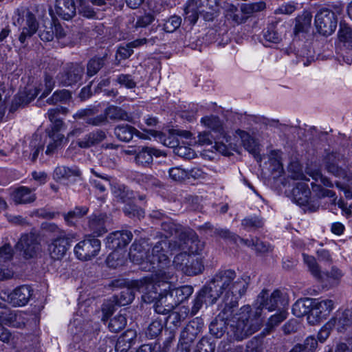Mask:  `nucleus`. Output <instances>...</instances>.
<instances>
[{"label": "nucleus", "instance_id": "51", "mask_svg": "<svg viewBox=\"0 0 352 352\" xmlns=\"http://www.w3.org/2000/svg\"><path fill=\"white\" fill-rule=\"evenodd\" d=\"M13 256V249L12 246L6 243L0 248V270L6 266Z\"/></svg>", "mask_w": 352, "mask_h": 352}, {"label": "nucleus", "instance_id": "36", "mask_svg": "<svg viewBox=\"0 0 352 352\" xmlns=\"http://www.w3.org/2000/svg\"><path fill=\"white\" fill-rule=\"evenodd\" d=\"M195 322H191L186 325L182 331L179 339V347L190 349V344L195 339L198 333L197 329H195Z\"/></svg>", "mask_w": 352, "mask_h": 352}, {"label": "nucleus", "instance_id": "15", "mask_svg": "<svg viewBox=\"0 0 352 352\" xmlns=\"http://www.w3.org/2000/svg\"><path fill=\"white\" fill-rule=\"evenodd\" d=\"M72 234L61 232L60 235L55 237L48 246L50 257L54 260L61 259L66 254L72 242Z\"/></svg>", "mask_w": 352, "mask_h": 352}, {"label": "nucleus", "instance_id": "48", "mask_svg": "<svg viewBox=\"0 0 352 352\" xmlns=\"http://www.w3.org/2000/svg\"><path fill=\"white\" fill-rule=\"evenodd\" d=\"M276 24H270L263 32V37L266 42L278 43L281 41V36L278 33Z\"/></svg>", "mask_w": 352, "mask_h": 352}, {"label": "nucleus", "instance_id": "7", "mask_svg": "<svg viewBox=\"0 0 352 352\" xmlns=\"http://www.w3.org/2000/svg\"><path fill=\"white\" fill-rule=\"evenodd\" d=\"M14 24L21 26V32L19 40L23 44L27 39L30 38L38 29V22L35 14L28 9L16 10Z\"/></svg>", "mask_w": 352, "mask_h": 352}, {"label": "nucleus", "instance_id": "12", "mask_svg": "<svg viewBox=\"0 0 352 352\" xmlns=\"http://www.w3.org/2000/svg\"><path fill=\"white\" fill-rule=\"evenodd\" d=\"M334 302L330 299L312 300L311 313L307 316L308 322L316 324L326 319L333 309Z\"/></svg>", "mask_w": 352, "mask_h": 352}, {"label": "nucleus", "instance_id": "53", "mask_svg": "<svg viewBox=\"0 0 352 352\" xmlns=\"http://www.w3.org/2000/svg\"><path fill=\"white\" fill-rule=\"evenodd\" d=\"M79 3L80 13L87 18H95L96 12L94 9L89 5L90 1L88 0H78Z\"/></svg>", "mask_w": 352, "mask_h": 352}, {"label": "nucleus", "instance_id": "62", "mask_svg": "<svg viewBox=\"0 0 352 352\" xmlns=\"http://www.w3.org/2000/svg\"><path fill=\"white\" fill-rule=\"evenodd\" d=\"M338 37L341 42L352 43V29L346 25H340Z\"/></svg>", "mask_w": 352, "mask_h": 352}, {"label": "nucleus", "instance_id": "11", "mask_svg": "<svg viewBox=\"0 0 352 352\" xmlns=\"http://www.w3.org/2000/svg\"><path fill=\"white\" fill-rule=\"evenodd\" d=\"M315 25L320 34L331 35L337 27L335 13L328 8L320 10L315 16Z\"/></svg>", "mask_w": 352, "mask_h": 352}, {"label": "nucleus", "instance_id": "16", "mask_svg": "<svg viewBox=\"0 0 352 352\" xmlns=\"http://www.w3.org/2000/svg\"><path fill=\"white\" fill-rule=\"evenodd\" d=\"M344 161L343 156L340 154L336 153H329L325 157L326 169L329 173L336 177L344 179L352 184L351 174H349L346 170L340 166V164L344 162Z\"/></svg>", "mask_w": 352, "mask_h": 352}, {"label": "nucleus", "instance_id": "63", "mask_svg": "<svg viewBox=\"0 0 352 352\" xmlns=\"http://www.w3.org/2000/svg\"><path fill=\"white\" fill-rule=\"evenodd\" d=\"M298 3L290 1L281 5L275 10L274 13L276 14H291L297 9Z\"/></svg>", "mask_w": 352, "mask_h": 352}, {"label": "nucleus", "instance_id": "56", "mask_svg": "<svg viewBox=\"0 0 352 352\" xmlns=\"http://www.w3.org/2000/svg\"><path fill=\"white\" fill-rule=\"evenodd\" d=\"M182 23L180 16L174 15L170 16L164 24V30L166 32H173L179 28Z\"/></svg>", "mask_w": 352, "mask_h": 352}, {"label": "nucleus", "instance_id": "45", "mask_svg": "<svg viewBox=\"0 0 352 352\" xmlns=\"http://www.w3.org/2000/svg\"><path fill=\"white\" fill-rule=\"evenodd\" d=\"M311 14L309 12H304L302 15L296 19L295 30L296 32L307 31L311 25Z\"/></svg>", "mask_w": 352, "mask_h": 352}, {"label": "nucleus", "instance_id": "35", "mask_svg": "<svg viewBox=\"0 0 352 352\" xmlns=\"http://www.w3.org/2000/svg\"><path fill=\"white\" fill-rule=\"evenodd\" d=\"M45 142H43L40 135L35 134L30 140L29 148L30 151L25 150L23 153L25 155H29L32 162H35L38 157L41 151H43Z\"/></svg>", "mask_w": 352, "mask_h": 352}, {"label": "nucleus", "instance_id": "42", "mask_svg": "<svg viewBox=\"0 0 352 352\" xmlns=\"http://www.w3.org/2000/svg\"><path fill=\"white\" fill-rule=\"evenodd\" d=\"M170 292L173 295L175 304L177 306L191 296L193 293V287L190 285H184L173 289H170Z\"/></svg>", "mask_w": 352, "mask_h": 352}, {"label": "nucleus", "instance_id": "34", "mask_svg": "<svg viewBox=\"0 0 352 352\" xmlns=\"http://www.w3.org/2000/svg\"><path fill=\"white\" fill-rule=\"evenodd\" d=\"M12 199L16 204H25L33 202L36 199L32 190L25 186L16 189L12 195Z\"/></svg>", "mask_w": 352, "mask_h": 352}, {"label": "nucleus", "instance_id": "23", "mask_svg": "<svg viewBox=\"0 0 352 352\" xmlns=\"http://www.w3.org/2000/svg\"><path fill=\"white\" fill-rule=\"evenodd\" d=\"M55 12L64 20L71 19L76 12V6L74 0H56Z\"/></svg>", "mask_w": 352, "mask_h": 352}, {"label": "nucleus", "instance_id": "17", "mask_svg": "<svg viewBox=\"0 0 352 352\" xmlns=\"http://www.w3.org/2000/svg\"><path fill=\"white\" fill-rule=\"evenodd\" d=\"M32 289L28 285H21L10 293L3 292L1 298L14 307L25 305L32 296Z\"/></svg>", "mask_w": 352, "mask_h": 352}, {"label": "nucleus", "instance_id": "19", "mask_svg": "<svg viewBox=\"0 0 352 352\" xmlns=\"http://www.w3.org/2000/svg\"><path fill=\"white\" fill-rule=\"evenodd\" d=\"M133 234L128 230L115 231L106 239L107 246L111 250H117L126 246L132 240Z\"/></svg>", "mask_w": 352, "mask_h": 352}, {"label": "nucleus", "instance_id": "32", "mask_svg": "<svg viewBox=\"0 0 352 352\" xmlns=\"http://www.w3.org/2000/svg\"><path fill=\"white\" fill-rule=\"evenodd\" d=\"M80 175V171L76 166H58L53 173V178L57 182H61L68 179L72 177H78Z\"/></svg>", "mask_w": 352, "mask_h": 352}, {"label": "nucleus", "instance_id": "43", "mask_svg": "<svg viewBox=\"0 0 352 352\" xmlns=\"http://www.w3.org/2000/svg\"><path fill=\"white\" fill-rule=\"evenodd\" d=\"M107 118L111 120H126L131 122L132 117L124 110L118 107L111 106L105 111Z\"/></svg>", "mask_w": 352, "mask_h": 352}, {"label": "nucleus", "instance_id": "2", "mask_svg": "<svg viewBox=\"0 0 352 352\" xmlns=\"http://www.w3.org/2000/svg\"><path fill=\"white\" fill-rule=\"evenodd\" d=\"M167 247V241L162 240L153 246L151 253L147 254L141 245L133 244L129 252L130 259L140 265L142 270L151 272V280L162 278L166 281L171 275L170 261L166 251Z\"/></svg>", "mask_w": 352, "mask_h": 352}, {"label": "nucleus", "instance_id": "61", "mask_svg": "<svg viewBox=\"0 0 352 352\" xmlns=\"http://www.w3.org/2000/svg\"><path fill=\"white\" fill-rule=\"evenodd\" d=\"M163 329V324L160 320H154L153 321L146 330V335L150 337V338H153L157 337L162 331Z\"/></svg>", "mask_w": 352, "mask_h": 352}, {"label": "nucleus", "instance_id": "46", "mask_svg": "<svg viewBox=\"0 0 352 352\" xmlns=\"http://www.w3.org/2000/svg\"><path fill=\"white\" fill-rule=\"evenodd\" d=\"M265 8V3L263 1H260L250 3H243L241 4L240 9L243 14L250 16L256 12L264 10Z\"/></svg>", "mask_w": 352, "mask_h": 352}, {"label": "nucleus", "instance_id": "26", "mask_svg": "<svg viewBox=\"0 0 352 352\" xmlns=\"http://www.w3.org/2000/svg\"><path fill=\"white\" fill-rule=\"evenodd\" d=\"M311 196V190L308 184L304 182H298L292 192V200L299 206H305L308 204Z\"/></svg>", "mask_w": 352, "mask_h": 352}, {"label": "nucleus", "instance_id": "18", "mask_svg": "<svg viewBox=\"0 0 352 352\" xmlns=\"http://www.w3.org/2000/svg\"><path fill=\"white\" fill-rule=\"evenodd\" d=\"M84 74V67L79 64L69 63L60 74L59 80L65 86H69L80 81Z\"/></svg>", "mask_w": 352, "mask_h": 352}, {"label": "nucleus", "instance_id": "28", "mask_svg": "<svg viewBox=\"0 0 352 352\" xmlns=\"http://www.w3.org/2000/svg\"><path fill=\"white\" fill-rule=\"evenodd\" d=\"M106 138L105 133L102 130H96L85 135L83 138L78 139L76 144L81 148H88L99 144Z\"/></svg>", "mask_w": 352, "mask_h": 352}, {"label": "nucleus", "instance_id": "41", "mask_svg": "<svg viewBox=\"0 0 352 352\" xmlns=\"http://www.w3.org/2000/svg\"><path fill=\"white\" fill-rule=\"evenodd\" d=\"M89 208L87 206H76L74 210L63 214L64 219L67 225L74 226L78 219L87 214Z\"/></svg>", "mask_w": 352, "mask_h": 352}, {"label": "nucleus", "instance_id": "30", "mask_svg": "<svg viewBox=\"0 0 352 352\" xmlns=\"http://www.w3.org/2000/svg\"><path fill=\"white\" fill-rule=\"evenodd\" d=\"M202 6L201 0H188L184 8L185 19L191 24H195L199 19V14L202 12Z\"/></svg>", "mask_w": 352, "mask_h": 352}, {"label": "nucleus", "instance_id": "55", "mask_svg": "<svg viewBox=\"0 0 352 352\" xmlns=\"http://www.w3.org/2000/svg\"><path fill=\"white\" fill-rule=\"evenodd\" d=\"M124 214L129 217H141L144 216V211L140 208L133 204L131 201L126 204L123 208Z\"/></svg>", "mask_w": 352, "mask_h": 352}, {"label": "nucleus", "instance_id": "49", "mask_svg": "<svg viewBox=\"0 0 352 352\" xmlns=\"http://www.w3.org/2000/svg\"><path fill=\"white\" fill-rule=\"evenodd\" d=\"M241 225L244 229L251 231L260 228L264 225L263 220L258 217H250L242 220Z\"/></svg>", "mask_w": 352, "mask_h": 352}, {"label": "nucleus", "instance_id": "8", "mask_svg": "<svg viewBox=\"0 0 352 352\" xmlns=\"http://www.w3.org/2000/svg\"><path fill=\"white\" fill-rule=\"evenodd\" d=\"M205 243L201 241L197 233L189 228L181 232L180 241H177L173 247V250H182L190 256H201L204 250Z\"/></svg>", "mask_w": 352, "mask_h": 352}, {"label": "nucleus", "instance_id": "59", "mask_svg": "<svg viewBox=\"0 0 352 352\" xmlns=\"http://www.w3.org/2000/svg\"><path fill=\"white\" fill-rule=\"evenodd\" d=\"M50 25H43L39 31L38 35L40 38L43 41H51L54 36V31L52 22H49Z\"/></svg>", "mask_w": 352, "mask_h": 352}, {"label": "nucleus", "instance_id": "27", "mask_svg": "<svg viewBox=\"0 0 352 352\" xmlns=\"http://www.w3.org/2000/svg\"><path fill=\"white\" fill-rule=\"evenodd\" d=\"M0 322L15 328H21L25 325L21 314L8 309L0 310Z\"/></svg>", "mask_w": 352, "mask_h": 352}, {"label": "nucleus", "instance_id": "21", "mask_svg": "<svg viewBox=\"0 0 352 352\" xmlns=\"http://www.w3.org/2000/svg\"><path fill=\"white\" fill-rule=\"evenodd\" d=\"M162 230L164 232V234L166 238L168 236H171L173 235L175 236V239L173 241V243H168V245L173 250L174 245L177 242L180 241V235L181 232L189 229V228L182 227L179 224H177L173 221L172 219L168 218H165L161 223Z\"/></svg>", "mask_w": 352, "mask_h": 352}, {"label": "nucleus", "instance_id": "33", "mask_svg": "<svg viewBox=\"0 0 352 352\" xmlns=\"http://www.w3.org/2000/svg\"><path fill=\"white\" fill-rule=\"evenodd\" d=\"M112 194L117 201L127 204L135 198L133 191L123 184H115L111 188Z\"/></svg>", "mask_w": 352, "mask_h": 352}, {"label": "nucleus", "instance_id": "60", "mask_svg": "<svg viewBox=\"0 0 352 352\" xmlns=\"http://www.w3.org/2000/svg\"><path fill=\"white\" fill-rule=\"evenodd\" d=\"M214 346L206 338H202L197 344L194 352H213Z\"/></svg>", "mask_w": 352, "mask_h": 352}, {"label": "nucleus", "instance_id": "29", "mask_svg": "<svg viewBox=\"0 0 352 352\" xmlns=\"http://www.w3.org/2000/svg\"><path fill=\"white\" fill-rule=\"evenodd\" d=\"M137 333L133 329H127L122 334L116 342L115 350L116 352H127L134 344Z\"/></svg>", "mask_w": 352, "mask_h": 352}, {"label": "nucleus", "instance_id": "5", "mask_svg": "<svg viewBox=\"0 0 352 352\" xmlns=\"http://www.w3.org/2000/svg\"><path fill=\"white\" fill-rule=\"evenodd\" d=\"M173 276V272L171 269V275L166 281H164L162 278H144L133 282V286L142 292V298L144 302L151 303L156 301L167 307V309H173L177 305L170 292V280Z\"/></svg>", "mask_w": 352, "mask_h": 352}, {"label": "nucleus", "instance_id": "40", "mask_svg": "<svg viewBox=\"0 0 352 352\" xmlns=\"http://www.w3.org/2000/svg\"><path fill=\"white\" fill-rule=\"evenodd\" d=\"M239 135L241 138L244 148L250 153H252L256 160H261L258 155V146L255 140L250 136L248 133L245 131H240Z\"/></svg>", "mask_w": 352, "mask_h": 352}, {"label": "nucleus", "instance_id": "3", "mask_svg": "<svg viewBox=\"0 0 352 352\" xmlns=\"http://www.w3.org/2000/svg\"><path fill=\"white\" fill-rule=\"evenodd\" d=\"M250 281L251 278L248 275L238 276L236 274L230 285L228 287V289L222 296L221 302L219 305V313L217 316L221 320L232 322L230 324V329L234 339L236 340H243V339H239L235 336L234 327L237 323L239 309L235 314H234V311L238 307L239 299L246 294Z\"/></svg>", "mask_w": 352, "mask_h": 352}, {"label": "nucleus", "instance_id": "22", "mask_svg": "<svg viewBox=\"0 0 352 352\" xmlns=\"http://www.w3.org/2000/svg\"><path fill=\"white\" fill-rule=\"evenodd\" d=\"M201 122L206 127L211 129L214 135L218 138V140L223 138L227 142H230V137H228L223 129V123L220 119L214 116L202 118Z\"/></svg>", "mask_w": 352, "mask_h": 352}, {"label": "nucleus", "instance_id": "10", "mask_svg": "<svg viewBox=\"0 0 352 352\" xmlns=\"http://www.w3.org/2000/svg\"><path fill=\"white\" fill-rule=\"evenodd\" d=\"M15 247L25 259L37 256L41 251L38 236L32 232L22 234Z\"/></svg>", "mask_w": 352, "mask_h": 352}, {"label": "nucleus", "instance_id": "57", "mask_svg": "<svg viewBox=\"0 0 352 352\" xmlns=\"http://www.w3.org/2000/svg\"><path fill=\"white\" fill-rule=\"evenodd\" d=\"M263 350V339L254 337L248 342L245 352H262Z\"/></svg>", "mask_w": 352, "mask_h": 352}, {"label": "nucleus", "instance_id": "58", "mask_svg": "<svg viewBox=\"0 0 352 352\" xmlns=\"http://www.w3.org/2000/svg\"><path fill=\"white\" fill-rule=\"evenodd\" d=\"M288 313L285 310H281L278 314H276L272 316L267 322V327L269 329H273L278 326L287 317Z\"/></svg>", "mask_w": 352, "mask_h": 352}, {"label": "nucleus", "instance_id": "6", "mask_svg": "<svg viewBox=\"0 0 352 352\" xmlns=\"http://www.w3.org/2000/svg\"><path fill=\"white\" fill-rule=\"evenodd\" d=\"M68 112V109L63 107H56L47 111V116L52 122V125L50 128L46 130L50 138V142L45 152L47 155H53L64 143L65 135L60 133V131L65 129V123L60 118V114L65 116Z\"/></svg>", "mask_w": 352, "mask_h": 352}, {"label": "nucleus", "instance_id": "54", "mask_svg": "<svg viewBox=\"0 0 352 352\" xmlns=\"http://www.w3.org/2000/svg\"><path fill=\"white\" fill-rule=\"evenodd\" d=\"M332 352H352V336L339 340Z\"/></svg>", "mask_w": 352, "mask_h": 352}, {"label": "nucleus", "instance_id": "50", "mask_svg": "<svg viewBox=\"0 0 352 352\" xmlns=\"http://www.w3.org/2000/svg\"><path fill=\"white\" fill-rule=\"evenodd\" d=\"M104 64L103 58H91L87 65V75L89 77L94 76L103 67Z\"/></svg>", "mask_w": 352, "mask_h": 352}, {"label": "nucleus", "instance_id": "20", "mask_svg": "<svg viewBox=\"0 0 352 352\" xmlns=\"http://www.w3.org/2000/svg\"><path fill=\"white\" fill-rule=\"evenodd\" d=\"M327 324L333 327L339 333L350 331L352 329V312L349 309L338 311Z\"/></svg>", "mask_w": 352, "mask_h": 352}, {"label": "nucleus", "instance_id": "9", "mask_svg": "<svg viewBox=\"0 0 352 352\" xmlns=\"http://www.w3.org/2000/svg\"><path fill=\"white\" fill-rule=\"evenodd\" d=\"M175 267L187 276H196L204 270L202 256H192L186 253L177 254L173 261Z\"/></svg>", "mask_w": 352, "mask_h": 352}, {"label": "nucleus", "instance_id": "38", "mask_svg": "<svg viewBox=\"0 0 352 352\" xmlns=\"http://www.w3.org/2000/svg\"><path fill=\"white\" fill-rule=\"evenodd\" d=\"M312 299L305 298L297 300L292 306L293 314L300 318L311 313Z\"/></svg>", "mask_w": 352, "mask_h": 352}, {"label": "nucleus", "instance_id": "37", "mask_svg": "<svg viewBox=\"0 0 352 352\" xmlns=\"http://www.w3.org/2000/svg\"><path fill=\"white\" fill-rule=\"evenodd\" d=\"M138 280H136V281ZM133 282H135V280L131 281L130 283V287L124 288L120 294L116 297V303L118 306H125L132 302L135 298L134 289L142 293L141 290L133 286Z\"/></svg>", "mask_w": 352, "mask_h": 352}, {"label": "nucleus", "instance_id": "14", "mask_svg": "<svg viewBox=\"0 0 352 352\" xmlns=\"http://www.w3.org/2000/svg\"><path fill=\"white\" fill-rule=\"evenodd\" d=\"M100 241L96 238L85 239L74 248L77 258L82 261H89L98 255L100 250Z\"/></svg>", "mask_w": 352, "mask_h": 352}, {"label": "nucleus", "instance_id": "31", "mask_svg": "<svg viewBox=\"0 0 352 352\" xmlns=\"http://www.w3.org/2000/svg\"><path fill=\"white\" fill-rule=\"evenodd\" d=\"M162 155V152L152 147H142L136 154L135 161L143 166L150 164L153 162V157Z\"/></svg>", "mask_w": 352, "mask_h": 352}, {"label": "nucleus", "instance_id": "25", "mask_svg": "<svg viewBox=\"0 0 352 352\" xmlns=\"http://www.w3.org/2000/svg\"><path fill=\"white\" fill-rule=\"evenodd\" d=\"M107 216L104 214H92L89 217L88 227L94 236H99L107 232L106 223Z\"/></svg>", "mask_w": 352, "mask_h": 352}, {"label": "nucleus", "instance_id": "1", "mask_svg": "<svg viewBox=\"0 0 352 352\" xmlns=\"http://www.w3.org/2000/svg\"><path fill=\"white\" fill-rule=\"evenodd\" d=\"M286 305L287 300L280 290H274L270 294L268 290L263 289L257 296L253 307L246 305L239 309L237 323L234 327L236 337L245 339L260 329L263 324L261 316L263 308L272 311Z\"/></svg>", "mask_w": 352, "mask_h": 352}, {"label": "nucleus", "instance_id": "47", "mask_svg": "<svg viewBox=\"0 0 352 352\" xmlns=\"http://www.w3.org/2000/svg\"><path fill=\"white\" fill-rule=\"evenodd\" d=\"M126 324V318L124 314H119L111 318L108 328L113 333H118L123 329Z\"/></svg>", "mask_w": 352, "mask_h": 352}, {"label": "nucleus", "instance_id": "4", "mask_svg": "<svg viewBox=\"0 0 352 352\" xmlns=\"http://www.w3.org/2000/svg\"><path fill=\"white\" fill-rule=\"evenodd\" d=\"M236 274V272L230 269L217 272L209 283L199 292L192 307L191 315H195L204 305L208 306L215 303L224 294Z\"/></svg>", "mask_w": 352, "mask_h": 352}, {"label": "nucleus", "instance_id": "13", "mask_svg": "<svg viewBox=\"0 0 352 352\" xmlns=\"http://www.w3.org/2000/svg\"><path fill=\"white\" fill-rule=\"evenodd\" d=\"M302 257L309 272L318 280H324V277H326L327 279L331 278L335 282L338 283L343 276L342 271L336 267H332L330 272H327L326 274L322 273L320 267L314 256L302 254Z\"/></svg>", "mask_w": 352, "mask_h": 352}, {"label": "nucleus", "instance_id": "52", "mask_svg": "<svg viewBox=\"0 0 352 352\" xmlns=\"http://www.w3.org/2000/svg\"><path fill=\"white\" fill-rule=\"evenodd\" d=\"M71 96V93L68 90L57 91L47 100V102L50 104H55L59 102H66L70 99Z\"/></svg>", "mask_w": 352, "mask_h": 352}, {"label": "nucleus", "instance_id": "24", "mask_svg": "<svg viewBox=\"0 0 352 352\" xmlns=\"http://www.w3.org/2000/svg\"><path fill=\"white\" fill-rule=\"evenodd\" d=\"M114 134L118 140L126 142L131 141L134 135L141 139L146 138V135L138 131L133 126L128 124H120L116 126L114 129Z\"/></svg>", "mask_w": 352, "mask_h": 352}, {"label": "nucleus", "instance_id": "39", "mask_svg": "<svg viewBox=\"0 0 352 352\" xmlns=\"http://www.w3.org/2000/svg\"><path fill=\"white\" fill-rule=\"evenodd\" d=\"M189 314V309L185 306H182L175 311L171 312L166 318L168 323L173 324L174 327H178L182 322L186 319Z\"/></svg>", "mask_w": 352, "mask_h": 352}, {"label": "nucleus", "instance_id": "44", "mask_svg": "<svg viewBox=\"0 0 352 352\" xmlns=\"http://www.w3.org/2000/svg\"><path fill=\"white\" fill-rule=\"evenodd\" d=\"M228 321L221 320L219 317L217 316L211 322L209 326L210 332L217 338H221L227 329Z\"/></svg>", "mask_w": 352, "mask_h": 352}, {"label": "nucleus", "instance_id": "64", "mask_svg": "<svg viewBox=\"0 0 352 352\" xmlns=\"http://www.w3.org/2000/svg\"><path fill=\"white\" fill-rule=\"evenodd\" d=\"M160 139L164 145L170 148H173L175 150L179 144V140L178 138L173 133H170L167 135H163Z\"/></svg>", "mask_w": 352, "mask_h": 352}]
</instances>
